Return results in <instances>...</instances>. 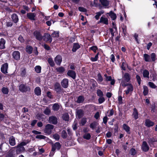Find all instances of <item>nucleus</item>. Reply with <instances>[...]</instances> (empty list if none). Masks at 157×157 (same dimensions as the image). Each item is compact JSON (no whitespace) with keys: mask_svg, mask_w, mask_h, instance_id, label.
<instances>
[{"mask_svg":"<svg viewBox=\"0 0 157 157\" xmlns=\"http://www.w3.org/2000/svg\"><path fill=\"white\" fill-rule=\"evenodd\" d=\"M121 85L124 87L127 86V89L124 91L126 94L131 93L133 90V86L129 82L126 83L124 81H123L121 82Z\"/></svg>","mask_w":157,"mask_h":157,"instance_id":"obj_1","label":"nucleus"},{"mask_svg":"<svg viewBox=\"0 0 157 157\" xmlns=\"http://www.w3.org/2000/svg\"><path fill=\"white\" fill-rule=\"evenodd\" d=\"M143 56L144 59L146 62H154L156 59V55L153 53L151 54V58H150V56L147 54H144Z\"/></svg>","mask_w":157,"mask_h":157,"instance_id":"obj_2","label":"nucleus"},{"mask_svg":"<svg viewBox=\"0 0 157 157\" xmlns=\"http://www.w3.org/2000/svg\"><path fill=\"white\" fill-rule=\"evenodd\" d=\"M54 126L53 125L48 124L46 125L44 132L46 135H49L51 134L52 130Z\"/></svg>","mask_w":157,"mask_h":157,"instance_id":"obj_3","label":"nucleus"},{"mask_svg":"<svg viewBox=\"0 0 157 157\" xmlns=\"http://www.w3.org/2000/svg\"><path fill=\"white\" fill-rule=\"evenodd\" d=\"M19 90L22 92H26L29 91L30 88L29 86H27L24 84H21L19 86Z\"/></svg>","mask_w":157,"mask_h":157,"instance_id":"obj_4","label":"nucleus"},{"mask_svg":"<svg viewBox=\"0 0 157 157\" xmlns=\"http://www.w3.org/2000/svg\"><path fill=\"white\" fill-rule=\"evenodd\" d=\"M33 34L36 39L39 41H40L42 39L43 36L40 32L36 31L34 32Z\"/></svg>","mask_w":157,"mask_h":157,"instance_id":"obj_5","label":"nucleus"},{"mask_svg":"<svg viewBox=\"0 0 157 157\" xmlns=\"http://www.w3.org/2000/svg\"><path fill=\"white\" fill-rule=\"evenodd\" d=\"M43 40L45 41L51 43L52 40V38L50 35L48 33H45L43 36Z\"/></svg>","mask_w":157,"mask_h":157,"instance_id":"obj_6","label":"nucleus"},{"mask_svg":"<svg viewBox=\"0 0 157 157\" xmlns=\"http://www.w3.org/2000/svg\"><path fill=\"white\" fill-rule=\"evenodd\" d=\"M12 56L15 60H18L20 59V53L19 51H14L12 53Z\"/></svg>","mask_w":157,"mask_h":157,"instance_id":"obj_7","label":"nucleus"},{"mask_svg":"<svg viewBox=\"0 0 157 157\" xmlns=\"http://www.w3.org/2000/svg\"><path fill=\"white\" fill-rule=\"evenodd\" d=\"M141 148L142 150L145 152H147L149 149V147L146 141H144L142 145Z\"/></svg>","mask_w":157,"mask_h":157,"instance_id":"obj_8","label":"nucleus"},{"mask_svg":"<svg viewBox=\"0 0 157 157\" xmlns=\"http://www.w3.org/2000/svg\"><path fill=\"white\" fill-rule=\"evenodd\" d=\"M36 14L35 13H29L27 14V17L31 20H36Z\"/></svg>","mask_w":157,"mask_h":157,"instance_id":"obj_9","label":"nucleus"},{"mask_svg":"<svg viewBox=\"0 0 157 157\" xmlns=\"http://www.w3.org/2000/svg\"><path fill=\"white\" fill-rule=\"evenodd\" d=\"M61 147L60 144L58 142L52 145V151H55L56 150H59Z\"/></svg>","mask_w":157,"mask_h":157,"instance_id":"obj_10","label":"nucleus"},{"mask_svg":"<svg viewBox=\"0 0 157 157\" xmlns=\"http://www.w3.org/2000/svg\"><path fill=\"white\" fill-rule=\"evenodd\" d=\"M55 61L56 64L60 65L62 61V58L61 56L58 55L55 58Z\"/></svg>","mask_w":157,"mask_h":157,"instance_id":"obj_11","label":"nucleus"},{"mask_svg":"<svg viewBox=\"0 0 157 157\" xmlns=\"http://www.w3.org/2000/svg\"><path fill=\"white\" fill-rule=\"evenodd\" d=\"M8 66V65L7 63H5L2 65L1 68V71L2 73L5 74L7 73Z\"/></svg>","mask_w":157,"mask_h":157,"instance_id":"obj_12","label":"nucleus"},{"mask_svg":"<svg viewBox=\"0 0 157 157\" xmlns=\"http://www.w3.org/2000/svg\"><path fill=\"white\" fill-rule=\"evenodd\" d=\"M49 121L50 123L56 124L57 122V118L53 116H51L49 118Z\"/></svg>","mask_w":157,"mask_h":157,"instance_id":"obj_13","label":"nucleus"},{"mask_svg":"<svg viewBox=\"0 0 157 157\" xmlns=\"http://www.w3.org/2000/svg\"><path fill=\"white\" fill-rule=\"evenodd\" d=\"M67 75L68 76L71 77L73 79H75L76 77V73L75 71L69 70L67 72Z\"/></svg>","mask_w":157,"mask_h":157,"instance_id":"obj_14","label":"nucleus"},{"mask_svg":"<svg viewBox=\"0 0 157 157\" xmlns=\"http://www.w3.org/2000/svg\"><path fill=\"white\" fill-rule=\"evenodd\" d=\"M130 79L129 75L127 73H126L124 74L123 77V79L121 82L123 81H124L126 83H127L129 81Z\"/></svg>","mask_w":157,"mask_h":157,"instance_id":"obj_15","label":"nucleus"},{"mask_svg":"<svg viewBox=\"0 0 157 157\" xmlns=\"http://www.w3.org/2000/svg\"><path fill=\"white\" fill-rule=\"evenodd\" d=\"M68 80L67 78H64L62 81L61 84L63 87L66 88L68 86Z\"/></svg>","mask_w":157,"mask_h":157,"instance_id":"obj_16","label":"nucleus"},{"mask_svg":"<svg viewBox=\"0 0 157 157\" xmlns=\"http://www.w3.org/2000/svg\"><path fill=\"white\" fill-rule=\"evenodd\" d=\"M99 23H102L105 25L108 23V19L107 18L101 17L99 21Z\"/></svg>","mask_w":157,"mask_h":157,"instance_id":"obj_17","label":"nucleus"},{"mask_svg":"<svg viewBox=\"0 0 157 157\" xmlns=\"http://www.w3.org/2000/svg\"><path fill=\"white\" fill-rule=\"evenodd\" d=\"M100 2L103 6L105 7L109 5V2L107 0H100Z\"/></svg>","mask_w":157,"mask_h":157,"instance_id":"obj_18","label":"nucleus"},{"mask_svg":"<svg viewBox=\"0 0 157 157\" xmlns=\"http://www.w3.org/2000/svg\"><path fill=\"white\" fill-rule=\"evenodd\" d=\"M6 41L3 39L1 38L0 40V49H4L5 48Z\"/></svg>","mask_w":157,"mask_h":157,"instance_id":"obj_19","label":"nucleus"},{"mask_svg":"<svg viewBox=\"0 0 157 157\" xmlns=\"http://www.w3.org/2000/svg\"><path fill=\"white\" fill-rule=\"evenodd\" d=\"M132 116L136 120L138 118V114L137 109L135 108L133 109V112L132 114Z\"/></svg>","mask_w":157,"mask_h":157,"instance_id":"obj_20","label":"nucleus"},{"mask_svg":"<svg viewBox=\"0 0 157 157\" xmlns=\"http://www.w3.org/2000/svg\"><path fill=\"white\" fill-rule=\"evenodd\" d=\"M145 124L148 127L152 126L154 124V123L153 122L148 119L146 121Z\"/></svg>","mask_w":157,"mask_h":157,"instance_id":"obj_21","label":"nucleus"},{"mask_svg":"<svg viewBox=\"0 0 157 157\" xmlns=\"http://www.w3.org/2000/svg\"><path fill=\"white\" fill-rule=\"evenodd\" d=\"M9 141V144L12 146L15 145L16 144L15 139L13 136H11L10 137Z\"/></svg>","mask_w":157,"mask_h":157,"instance_id":"obj_22","label":"nucleus"},{"mask_svg":"<svg viewBox=\"0 0 157 157\" xmlns=\"http://www.w3.org/2000/svg\"><path fill=\"white\" fill-rule=\"evenodd\" d=\"M26 50L27 52L29 54H31L32 53L33 48L32 47L29 45H27L26 48Z\"/></svg>","mask_w":157,"mask_h":157,"instance_id":"obj_23","label":"nucleus"},{"mask_svg":"<svg viewBox=\"0 0 157 157\" xmlns=\"http://www.w3.org/2000/svg\"><path fill=\"white\" fill-rule=\"evenodd\" d=\"M55 90L57 92L59 93L61 91V87L59 84L56 83L55 84Z\"/></svg>","mask_w":157,"mask_h":157,"instance_id":"obj_24","label":"nucleus"},{"mask_svg":"<svg viewBox=\"0 0 157 157\" xmlns=\"http://www.w3.org/2000/svg\"><path fill=\"white\" fill-rule=\"evenodd\" d=\"M11 18L13 21L15 23L17 22L18 21V17L16 14L14 13L13 14L11 17Z\"/></svg>","mask_w":157,"mask_h":157,"instance_id":"obj_25","label":"nucleus"},{"mask_svg":"<svg viewBox=\"0 0 157 157\" xmlns=\"http://www.w3.org/2000/svg\"><path fill=\"white\" fill-rule=\"evenodd\" d=\"M80 47L78 43H74L73 44V48L72 51L73 52H75Z\"/></svg>","mask_w":157,"mask_h":157,"instance_id":"obj_26","label":"nucleus"},{"mask_svg":"<svg viewBox=\"0 0 157 157\" xmlns=\"http://www.w3.org/2000/svg\"><path fill=\"white\" fill-rule=\"evenodd\" d=\"M15 147L17 148L16 151L17 152V153L22 152L25 150L24 147L23 146H20L18 147V145L16 147Z\"/></svg>","mask_w":157,"mask_h":157,"instance_id":"obj_27","label":"nucleus"},{"mask_svg":"<svg viewBox=\"0 0 157 157\" xmlns=\"http://www.w3.org/2000/svg\"><path fill=\"white\" fill-rule=\"evenodd\" d=\"M34 92L37 95H40L41 94V90L39 87H37L35 88Z\"/></svg>","mask_w":157,"mask_h":157,"instance_id":"obj_28","label":"nucleus"},{"mask_svg":"<svg viewBox=\"0 0 157 157\" xmlns=\"http://www.w3.org/2000/svg\"><path fill=\"white\" fill-rule=\"evenodd\" d=\"M110 17L113 20H114L116 18V16L112 11H111L109 13H108Z\"/></svg>","mask_w":157,"mask_h":157,"instance_id":"obj_29","label":"nucleus"},{"mask_svg":"<svg viewBox=\"0 0 157 157\" xmlns=\"http://www.w3.org/2000/svg\"><path fill=\"white\" fill-rule=\"evenodd\" d=\"M84 100L83 96H80L78 97L77 100V102L78 103H81L83 102Z\"/></svg>","mask_w":157,"mask_h":157,"instance_id":"obj_30","label":"nucleus"},{"mask_svg":"<svg viewBox=\"0 0 157 157\" xmlns=\"http://www.w3.org/2000/svg\"><path fill=\"white\" fill-rule=\"evenodd\" d=\"M143 94L145 96L147 95L148 93V89L147 87L146 86H143Z\"/></svg>","mask_w":157,"mask_h":157,"instance_id":"obj_31","label":"nucleus"},{"mask_svg":"<svg viewBox=\"0 0 157 157\" xmlns=\"http://www.w3.org/2000/svg\"><path fill=\"white\" fill-rule=\"evenodd\" d=\"M56 71L59 73H62L65 71V70L63 67H60L56 68Z\"/></svg>","mask_w":157,"mask_h":157,"instance_id":"obj_32","label":"nucleus"},{"mask_svg":"<svg viewBox=\"0 0 157 157\" xmlns=\"http://www.w3.org/2000/svg\"><path fill=\"white\" fill-rule=\"evenodd\" d=\"M48 61L49 64L51 67H53L54 66L55 63L52 58H49Z\"/></svg>","mask_w":157,"mask_h":157,"instance_id":"obj_33","label":"nucleus"},{"mask_svg":"<svg viewBox=\"0 0 157 157\" xmlns=\"http://www.w3.org/2000/svg\"><path fill=\"white\" fill-rule=\"evenodd\" d=\"M59 108V106L58 104H54L52 106V109L54 111H58Z\"/></svg>","mask_w":157,"mask_h":157,"instance_id":"obj_34","label":"nucleus"},{"mask_svg":"<svg viewBox=\"0 0 157 157\" xmlns=\"http://www.w3.org/2000/svg\"><path fill=\"white\" fill-rule=\"evenodd\" d=\"M123 128L126 132L128 133L130 131V127L126 124H124L123 125Z\"/></svg>","mask_w":157,"mask_h":157,"instance_id":"obj_35","label":"nucleus"},{"mask_svg":"<svg viewBox=\"0 0 157 157\" xmlns=\"http://www.w3.org/2000/svg\"><path fill=\"white\" fill-rule=\"evenodd\" d=\"M97 80L98 83H100L103 81L102 78L100 73H99L97 75Z\"/></svg>","mask_w":157,"mask_h":157,"instance_id":"obj_36","label":"nucleus"},{"mask_svg":"<svg viewBox=\"0 0 157 157\" xmlns=\"http://www.w3.org/2000/svg\"><path fill=\"white\" fill-rule=\"evenodd\" d=\"M59 35V31H54L52 34V36L53 37H58Z\"/></svg>","mask_w":157,"mask_h":157,"instance_id":"obj_37","label":"nucleus"},{"mask_svg":"<svg viewBox=\"0 0 157 157\" xmlns=\"http://www.w3.org/2000/svg\"><path fill=\"white\" fill-rule=\"evenodd\" d=\"M99 52L94 57H92L90 58V59L92 62H95L97 60L98 58Z\"/></svg>","mask_w":157,"mask_h":157,"instance_id":"obj_38","label":"nucleus"},{"mask_svg":"<svg viewBox=\"0 0 157 157\" xmlns=\"http://www.w3.org/2000/svg\"><path fill=\"white\" fill-rule=\"evenodd\" d=\"M149 72L148 71L145 70L143 72V75L144 77L149 78Z\"/></svg>","mask_w":157,"mask_h":157,"instance_id":"obj_39","label":"nucleus"},{"mask_svg":"<svg viewBox=\"0 0 157 157\" xmlns=\"http://www.w3.org/2000/svg\"><path fill=\"white\" fill-rule=\"evenodd\" d=\"M41 67L39 66H37L35 67L36 72L37 73H40L41 72Z\"/></svg>","mask_w":157,"mask_h":157,"instance_id":"obj_40","label":"nucleus"},{"mask_svg":"<svg viewBox=\"0 0 157 157\" xmlns=\"http://www.w3.org/2000/svg\"><path fill=\"white\" fill-rule=\"evenodd\" d=\"M149 86L151 88L153 89H155L156 88V86L152 82H148Z\"/></svg>","mask_w":157,"mask_h":157,"instance_id":"obj_41","label":"nucleus"},{"mask_svg":"<svg viewBox=\"0 0 157 157\" xmlns=\"http://www.w3.org/2000/svg\"><path fill=\"white\" fill-rule=\"evenodd\" d=\"M63 120L66 121H67L69 119V116L68 113H65L63 114Z\"/></svg>","mask_w":157,"mask_h":157,"instance_id":"obj_42","label":"nucleus"},{"mask_svg":"<svg viewBox=\"0 0 157 157\" xmlns=\"http://www.w3.org/2000/svg\"><path fill=\"white\" fill-rule=\"evenodd\" d=\"M6 157H13V152L11 151H9L5 155Z\"/></svg>","mask_w":157,"mask_h":157,"instance_id":"obj_43","label":"nucleus"},{"mask_svg":"<svg viewBox=\"0 0 157 157\" xmlns=\"http://www.w3.org/2000/svg\"><path fill=\"white\" fill-rule=\"evenodd\" d=\"M83 137L86 140H89L91 136L90 133H86L83 135Z\"/></svg>","mask_w":157,"mask_h":157,"instance_id":"obj_44","label":"nucleus"},{"mask_svg":"<svg viewBox=\"0 0 157 157\" xmlns=\"http://www.w3.org/2000/svg\"><path fill=\"white\" fill-rule=\"evenodd\" d=\"M2 92L4 94H7L8 93L9 90L6 87H3L2 89Z\"/></svg>","mask_w":157,"mask_h":157,"instance_id":"obj_45","label":"nucleus"},{"mask_svg":"<svg viewBox=\"0 0 157 157\" xmlns=\"http://www.w3.org/2000/svg\"><path fill=\"white\" fill-rule=\"evenodd\" d=\"M103 11H100L96 13V15L95 16V18L97 20H98L99 18V17L101 15V14L103 13Z\"/></svg>","mask_w":157,"mask_h":157,"instance_id":"obj_46","label":"nucleus"},{"mask_svg":"<svg viewBox=\"0 0 157 157\" xmlns=\"http://www.w3.org/2000/svg\"><path fill=\"white\" fill-rule=\"evenodd\" d=\"M36 138L40 139H44L46 138V137L45 136L42 135H37L36 136Z\"/></svg>","mask_w":157,"mask_h":157,"instance_id":"obj_47","label":"nucleus"},{"mask_svg":"<svg viewBox=\"0 0 157 157\" xmlns=\"http://www.w3.org/2000/svg\"><path fill=\"white\" fill-rule=\"evenodd\" d=\"M62 136L63 138H66L67 137L66 132L65 130H63L62 132Z\"/></svg>","mask_w":157,"mask_h":157,"instance_id":"obj_48","label":"nucleus"},{"mask_svg":"<svg viewBox=\"0 0 157 157\" xmlns=\"http://www.w3.org/2000/svg\"><path fill=\"white\" fill-rule=\"evenodd\" d=\"M29 142V141H23L20 143L19 144H18V146L19 147L20 146H23L26 145Z\"/></svg>","mask_w":157,"mask_h":157,"instance_id":"obj_49","label":"nucleus"},{"mask_svg":"<svg viewBox=\"0 0 157 157\" xmlns=\"http://www.w3.org/2000/svg\"><path fill=\"white\" fill-rule=\"evenodd\" d=\"M136 150L133 148L131 149L130 151V154L131 155H134L136 154Z\"/></svg>","mask_w":157,"mask_h":157,"instance_id":"obj_50","label":"nucleus"},{"mask_svg":"<svg viewBox=\"0 0 157 157\" xmlns=\"http://www.w3.org/2000/svg\"><path fill=\"white\" fill-rule=\"evenodd\" d=\"M77 113L78 116V117L80 118L82 113V111L81 109L78 110L77 111Z\"/></svg>","mask_w":157,"mask_h":157,"instance_id":"obj_51","label":"nucleus"},{"mask_svg":"<svg viewBox=\"0 0 157 157\" xmlns=\"http://www.w3.org/2000/svg\"><path fill=\"white\" fill-rule=\"evenodd\" d=\"M97 94L100 97H101L103 96V93L100 90H97Z\"/></svg>","mask_w":157,"mask_h":157,"instance_id":"obj_52","label":"nucleus"},{"mask_svg":"<svg viewBox=\"0 0 157 157\" xmlns=\"http://www.w3.org/2000/svg\"><path fill=\"white\" fill-rule=\"evenodd\" d=\"M77 121H75L72 127L74 130H75L77 128Z\"/></svg>","mask_w":157,"mask_h":157,"instance_id":"obj_53","label":"nucleus"},{"mask_svg":"<svg viewBox=\"0 0 157 157\" xmlns=\"http://www.w3.org/2000/svg\"><path fill=\"white\" fill-rule=\"evenodd\" d=\"M90 49L92 50L94 52H96L98 48L96 46H93L90 48Z\"/></svg>","mask_w":157,"mask_h":157,"instance_id":"obj_54","label":"nucleus"},{"mask_svg":"<svg viewBox=\"0 0 157 157\" xmlns=\"http://www.w3.org/2000/svg\"><path fill=\"white\" fill-rule=\"evenodd\" d=\"M50 110L48 108H46L45 109L44 112L46 115H49L50 113Z\"/></svg>","mask_w":157,"mask_h":157,"instance_id":"obj_55","label":"nucleus"},{"mask_svg":"<svg viewBox=\"0 0 157 157\" xmlns=\"http://www.w3.org/2000/svg\"><path fill=\"white\" fill-rule=\"evenodd\" d=\"M105 101V99L103 96L100 97L98 99L99 102L100 104L102 103Z\"/></svg>","mask_w":157,"mask_h":157,"instance_id":"obj_56","label":"nucleus"},{"mask_svg":"<svg viewBox=\"0 0 157 157\" xmlns=\"http://www.w3.org/2000/svg\"><path fill=\"white\" fill-rule=\"evenodd\" d=\"M26 73V72L25 70V69H23L21 71V75L22 76L24 77Z\"/></svg>","mask_w":157,"mask_h":157,"instance_id":"obj_57","label":"nucleus"},{"mask_svg":"<svg viewBox=\"0 0 157 157\" xmlns=\"http://www.w3.org/2000/svg\"><path fill=\"white\" fill-rule=\"evenodd\" d=\"M96 126V123L93 122L90 124V127L92 129H94Z\"/></svg>","mask_w":157,"mask_h":157,"instance_id":"obj_58","label":"nucleus"},{"mask_svg":"<svg viewBox=\"0 0 157 157\" xmlns=\"http://www.w3.org/2000/svg\"><path fill=\"white\" fill-rule=\"evenodd\" d=\"M53 138L56 140H58L59 138V136L58 134H55L53 136Z\"/></svg>","mask_w":157,"mask_h":157,"instance_id":"obj_59","label":"nucleus"},{"mask_svg":"<svg viewBox=\"0 0 157 157\" xmlns=\"http://www.w3.org/2000/svg\"><path fill=\"white\" fill-rule=\"evenodd\" d=\"M70 68L71 69L75 70V64L73 63H71L69 65Z\"/></svg>","mask_w":157,"mask_h":157,"instance_id":"obj_60","label":"nucleus"},{"mask_svg":"<svg viewBox=\"0 0 157 157\" xmlns=\"http://www.w3.org/2000/svg\"><path fill=\"white\" fill-rule=\"evenodd\" d=\"M136 78L137 81L138 82L139 85H140L141 83V79L140 77L138 75H136Z\"/></svg>","mask_w":157,"mask_h":157,"instance_id":"obj_61","label":"nucleus"},{"mask_svg":"<svg viewBox=\"0 0 157 157\" xmlns=\"http://www.w3.org/2000/svg\"><path fill=\"white\" fill-rule=\"evenodd\" d=\"M118 101L119 102V103L120 104H121L123 103L122 100V98L121 96H119L118 97Z\"/></svg>","mask_w":157,"mask_h":157,"instance_id":"obj_62","label":"nucleus"},{"mask_svg":"<svg viewBox=\"0 0 157 157\" xmlns=\"http://www.w3.org/2000/svg\"><path fill=\"white\" fill-rule=\"evenodd\" d=\"M79 10L82 12H85L86 11V10L83 7H80L78 8Z\"/></svg>","mask_w":157,"mask_h":157,"instance_id":"obj_63","label":"nucleus"},{"mask_svg":"<svg viewBox=\"0 0 157 157\" xmlns=\"http://www.w3.org/2000/svg\"><path fill=\"white\" fill-rule=\"evenodd\" d=\"M18 39L22 43L24 41V39L23 37L21 36H19L18 38Z\"/></svg>","mask_w":157,"mask_h":157,"instance_id":"obj_64","label":"nucleus"}]
</instances>
